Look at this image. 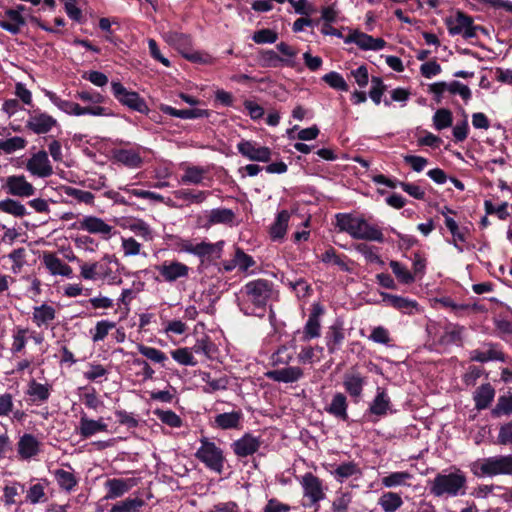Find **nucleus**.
<instances>
[{
  "mask_svg": "<svg viewBox=\"0 0 512 512\" xmlns=\"http://www.w3.org/2000/svg\"><path fill=\"white\" fill-rule=\"evenodd\" d=\"M272 295V284L269 281L264 279L253 280L241 289L238 306L245 315L262 317Z\"/></svg>",
  "mask_w": 512,
  "mask_h": 512,
  "instance_id": "obj_1",
  "label": "nucleus"
},
{
  "mask_svg": "<svg viewBox=\"0 0 512 512\" xmlns=\"http://www.w3.org/2000/svg\"><path fill=\"white\" fill-rule=\"evenodd\" d=\"M124 267L114 255L106 254L99 261L80 265V276L88 281H102L108 285L122 283L121 270Z\"/></svg>",
  "mask_w": 512,
  "mask_h": 512,
  "instance_id": "obj_2",
  "label": "nucleus"
},
{
  "mask_svg": "<svg viewBox=\"0 0 512 512\" xmlns=\"http://www.w3.org/2000/svg\"><path fill=\"white\" fill-rule=\"evenodd\" d=\"M336 226L339 231L349 234L353 239L384 242L382 230L363 217L339 213L336 215Z\"/></svg>",
  "mask_w": 512,
  "mask_h": 512,
  "instance_id": "obj_3",
  "label": "nucleus"
},
{
  "mask_svg": "<svg viewBox=\"0 0 512 512\" xmlns=\"http://www.w3.org/2000/svg\"><path fill=\"white\" fill-rule=\"evenodd\" d=\"M44 95L50 100V102L56 106L60 111L69 115V116H84L90 115L95 117H110L113 116V112L103 106L99 105H89V106H81L80 104L62 99L55 92L50 90H44Z\"/></svg>",
  "mask_w": 512,
  "mask_h": 512,
  "instance_id": "obj_4",
  "label": "nucleus"
},
{
  "mask_svg": "<svg viewBox=\"0 0 512 512\" xmlns=\"http://www.w3.org/2000/svg\"><path fill=\"white\" fill-rule=\"evenodd\" d=\"M471 469L478 477L512 475V454L479 459L472 464Z\"/></svg>",
  "mask_w": 512,
  "mask_h": 512,
  "instance_id": "obj_5",
  "label": "nucleus"
},
{
  "mask_svg": "<svg viewBox=\"0 0 512 512\" xmlns=\"http://www.w3.org/2000/svg\"><path fill=\"white\" fill-rule=\"evenodd\" d=\"M195 457L208 469L217 473L222 472L224 467L223 451L208 438L202 437L200 439V447L197 449Z\"/></svg>",
  "mask_w": 512,
  "mask_h": 512,
  "instance_id": "obj_6",
  "label": "nucleus"
},
{
  "mask_svg": "<svg viewBox=\"0 0 512 512\" xmlns=\"http://www.w3.org/2000/svg\"><path fill=\"white\" fill-rule=\"evenodd\" d=\"M299 482L303 489V496L307 500V502L303 503V506L314 508L317 511L319 509V502L325 498L322 481L308 472L300 478Z\"/></svg>",
  "mask_w": 512,
  "mask_h": 512,
  "instance_id": "obj_7",
  "label": "nucleus"
},
{
  "mask_svg": "<svg viewBox=\"0 0 512 512\" xmlns=\"http://www.w3.org/2000/svg\"><path fill=\"white\" fill-rule=\"evenodd\" d=\"M111 89L114 97L124 106L147 114L149 108L143 98L137 92L127 90L120 82H112Z\"/></svg>",
  "mask_w": 512,
  "mask_h": 512,
  "instance_id": "obj_8",
  "label": "nucleus"
},
{
  "mask_svg": "<svg viewBox=\"0 0 512 512\" xmlns=\"http://www.w3.org/2000/svg\"><path fill=\"white\" fill-rule=\"evenodd\" d=\"M26 170L35 177L47 178L53 174V167L47 152L41 150L34 153L26 162Z\"/></svg>",
  "mask_w": 512,
  "mask_h": 512,
  "instance_id": "obj_9",
  "label": "nucleus"
},
{
  "mask_svg": "<svg viewBox=\"0 0 512 512\" xmlns=\"http://www.w3.org/2000/svg\"><path fill=\"white\" fill-rule=\"evenodd\" d=\"M237 150L243 157L256 162H269L272 155L270 148L251 140H241Z\"/></svg>",
  "mask_w": 512,
  "mask_h": 512,
  "instance_id": "obj_10",
  "label": "nucleus"
},
{
  "mask_svg": "<svg viewBox=\"0 0 512 512\" xmlns=\"http://www.w3.org/2000/svg\"><path fill=\"white\" fill-rule=\"evenodd\" d=\"M344 43L356 44L363 51H380L386 46L382 38H374L359 30H353L344 38Z\"/></svg>",
  "mask_w": 512,
  "mask_h": 512,
  "instance_id": "obj_11",
  "label": "nucleus"
},
{
  "mask_svg": "<svg viewBox=\"0 0 512 512\" xmlns=\"http://www.w3.org/2000/svg\"><path fill=\"white\" fill-rule=\"evenodd\" d=\"M137 484L138 480L136 478H110L104 484L107 491L104 499L113 500L120 498Z\"/></svg>",
  "mask_w": 512,
  "mask_h": 512,
  "instance_id": "obj_12",
  "label": "nucleus"
},
{
  "mask_svg": "<svg viewBox=\"0 0 512 512\" xmlns=\"http://www.w3.org/2000/svg\"><path fill=\"white\" fill-rule=\"evenodd\" d=\"M3 187L12 196L28 198L35 194L34 186L24 175L8 176Z\"/></svg>",
  "mask_w": 512,
  "mask_h": 512,
  "instance_id": "obj_13",
  "label": "nucleus"
},
{
  "mask_svg": "<svg viewBox=\"0 0 512 512\" xmlns=\"http://www.w3.org/2000/svg\"><path fill=\"white\" fill-rule=\"evenodd\" d=\"M78 229L91 234L100 235L104 239H109L111 237L113 227L99 217L84 216L78 221Z\"/></svg>",
  "mask_w": 512,
  "mask_h": 512,
  "instance_id": "obj_14",
  "label": "nucleus"
},
{
  "mask_svg": "<svg viewBox=\"0 0 512 512\" xmlns=\"http://www.w3.org/2000/svg\"><path fill=\"white\" fill-rule=\"evenodd\" d=\"M324 313V309L320 304L312 306L311 313L303 328L302 340L307 342L312 339L318 338L321 334V321L320 318Z\"/></svg>",
  "mask_w": 512,
  "mask_h": 512,
  "instance_id": "obj_15",
  "label": "nucleus"
},
{
  "mask_svg": "<svg viewBox=\"0 0 512 512\" xmlns=\"http://www.w3.org/2000/svg\"><path fill=\"white\" fill-rule=\"evenodd\" d=\"M56 125L57 120L53 116L40 111H34L26 123L27 128L35 134H46Z\"/></svg>",
  "mask_w": 512,
  "mask_h": 512,
  "instance_id": "obj_16",
  "label": "nucleus"
},
{
  "mask_svg": "<svg viewBox=\"0 0 512 512\" xmlns=\"http://www.w3.org/2000/svg\"><path fill=\"white\" fill-rule=\"evenodd\" d=\"M479 27L473 24V19L464 13L458 11L456 18L450 22V34H460L464 38H474L477 36Z\"/></svg>",
  "mask_w": 512,
  "mask_h": 512,
  "instance_id": "obj_17",
  "label": "nucleus"
},
{
  "mask_svg": "<svg viewBox=\"0 0 512 512\" xmlns=\"http://www.w3.org/2000/svg\"><path fill=\"white\" fill-rule=\"evenodd\" d=\"M159 274L166 282H175L178 279L185 278L189 274L190 268L178 261H164L157 267Z\"/></svg>",
  "mask_w": 512,
  "mask_h": 512,
  "instance_id": "obj_18",
  "label": "nucleus"
},
{
  "mask_svg": "<svg viewBox=\"0 0 512 512\" xmlns=\"http://www.w3.org/2000/svg\"><path fill=\"white\" fill-rule=\"evenodd\" d=\"M41 451V442L32 434H23L17 443V452L22 460H30Z\"/></svg>",
  "mask_w": 512,
  "mask_h": 512,
  "instance_id": "obj_19",
  "label": "nucleus"
},
{
  "mask_svg": "<svg viewBox=\"0 0 512 512\" xmlns=\"http://www.w3.org/2000/svg\"><path fill=\"white\" fill-rule=\"evenodd\" d=\"M42 262L45 268L48 270L50 275L52 276H63L67 278H71L73 275L72 268L63 262L59 257H57L54 253L46 252L43 254Z\"/></svg>",
  "mask_w": 512,
  "mask_h": 512,
  "instance_id": "obj_20",
  "label": "nucleus"
},
{
  "mask_svg": "<svg viewBox=\"0 0 512 512\" xmlns=\"http://www.w3.org/2000/svg\"><path fill=\"white\" fill-rule=\"evenodd\" d=\"M368 412L377 418L384 417L393 412L390 397L383 388H377L376 395L369 405Z\"/></svg>",
  "mask_w": 512,
  "mask_h": 512,
  "instance_id": "obj_21",
  "label": "nucleus"
},
{
  "mask_svg": "<svg viewBox=\"0 0 512 512\" xmlns=\"http://www.w3.org/2000/svg\"><path fill=\"white\" fill-rule=\"evenodd\" d=\"M266 376L276 382L294 383L304 376L303 369L298 366H287L281 369L268 371Z\"/></svg>",
  "mask_w": 512,
  "mask_h": 512,
  "instance_id": "obj_22",
  "label": "nucleus"
},
{
  "mask_svg": "<svg viewBox=\"0 0 512 512\" xmlns=\"http://www.w3.org/2000/svg\"><path fill=\"white\" fill-rule=\"evenodd\" d=\"M261 441L258 437L245 434L232 444V449L238 457H247L254 454L260 447Z\"/></svg>",
  "mask_w": 512,
  "mask_h": 512,
  "instance_id": "obj_23",
  "label": "nucleus"
},
{
  "mask_svg": "<svg viewBox=\"0 0 512 512\" xmlns=\"http://www.w3.org/2000/svg\"><path fill=\"white\" fill-rule=\"evenodd\" d=\"M366 383V377H364L360 372L355 370L347 372L343 378V386L346 392L351 397L355 398H358L362 395Z\"/></svg>",
  "mask_w": 512,
  "mask_h": 512,
  "instance_id": "obj_24",
  "label": "nucleus"
},
{
  "mask_svg": "<svg viewBox=\"0 0 512 512\" xmlns=\"http://www.w3.org/2000/svg\"><path fill=\"white\" fill-rule=\"evenodd\" d=\"M25 23L23 15H19L18 11L7 9L0 14V27L13 35L18 34Z\"/></svg>",
  "mask_w": 512,
  "mask_h": 512,
  "instance_id": "obj_25",
  "label": "nucleus"
},
{
  "mask_svg": "<svg viewBox=\"0 0 512 512\" xmlns=\"http://www.w3.org/2000/svg\"><path fill=\"white\" fill-rule=\"evenodd\" d=\"M159 109L162 113L180 118V119H198V118H207L210 115V112L206 109L193 108V109H175L169 105L161 104Z\"/></svg>",
  "mask_w": 512,
  "mask_h": 512,
  "instance_id": "obj_26",
  "label": "nucleus"
},
{
  "mask_svg": "<svg viewBox=\"0 0 512 512\" xmlns=\"http://www.w3.org/2000/svg\"><path fill=\"white\" fill-rule=\"evenodd\" d=\"M108 425L102 418L98 420L82 416L79 421L78 431L83 438H90L97 433L107 432Z\"/></svg>",
  "mask_w": 512,
  "mask_h": 512,
  "instance_id": "obj_27",
  "label": "nucleus"
},
{
  "mask_svg": "<svg viewBox=\"0 0 512 512\" xmlns=\"http://www.w3.org/2000/svg\"><path fill=\"white\" fill-rule=\"evenodd\" d=\"M56 317V310L53 306L42 304L35 306L32 312V321L39 327H47Z\"/></svg>",
  "mask_w": 512,
  "mask_h": 512,
  "instance_id": "obj_28",
  "label": "nucleus"
},
{
  "mask_svg": "<svg viewBox=\"0 0 512 512\" xmlns=\"http://www.w3.org/2000/svg\"><path fill=\"white\" fill-rule=\"evenodd\" d=\"M347 409V398L340 392L333 395L330 404L325 408L329 414L342 421H346L348 419Z\"/></svg>",
  "mask_w": 512,
  "mask_h": 512,
  "instance_id": "obj_29",
  "label": "nucleus"
},
{
  "mask_svg": "<svg viewBox=\"0 0 512 512\" xmlns=\"http://www.w3.org/2000/svg\"><path fill=\"white\" fill-rule=\"evenodd\" d=\"M113 158L116 162L132 169L138 168L142 164V157L134 149H116L113 151Z\"/></svg>",
  "mask_w": 512,
  "mask_h": 512,
  "instance_id": "obj_30",
  "label": "nucleus"
},
{
  "mask_svg": "<svg viewBox=\"0 0 512 512\" xmlns=\"http://www.w3.org/2000/svg\"><path fill=\"white\" fill-rule=\"evenodd\" d=\"M224 246L223 241L208 243L205 241L195 242L194 254L202 259L219 258Z\"/></svg>",
  "mask_w": 512,
  "mask_h": 512,
  "instance_id": "obj_31",
  "label": "nucleus"
},
{
  "mask_svg": "<svg viewBox=\"0 0 512 512\" xmlns=\"http://www.w3.org/2000/svg\"><path fill=\"white\" fill-rule=\"evenodd\" d=\"M381 296L382 300L386 302L388 305L404 313H412L413 310H417L418 308L417 302L409 298L392 295L389 293H381Z\"/></svg>",
  "mask_w": 512,
  "mask_h": 512,
  "instance_id": "obj_32",
  "label": "nucleus"
},
{
  "mask_svg": "<svg viewBox=\"0 0 512 512\" xmlns=\"http://www.w3.org/2000/svg\"><path fill=\"white\" fill-rule=\"evenodd\" d=\"M166 42L178 50L179 53L184 56L188 51L192 49V41L190 36L179 33L169 32L165 35Z\"/></svg>",
  "mask_w": 512,
  "mask_h": 512,
  "instance_id": "obj_33",
  "label": "nucleus"
},
{
  "mask_svg": "<svg viewBox=\"0 0 512 512\" xmlns=\"http://www.w3.org/2000/svg\"><path fill=\"white\" fill-rule=\"evenodd\" d=\"M209 192L206 191H195L191 189H179L173 192L175 199L182 201L183 204H200L204 202Z\"/></svg>",
  "mask_w": 512,
  "mask_h": 512,
  "instance_id": "obj_34",
  "label": "nucleus"
},
{
  "mask_svg": "<svg viewBox=\"0 0 512 512\" xmlns=\"http://www.w3.org/2000/svg\"><path fill=\"white\" fill-rule=\"evenodd\" d=\"M330 474L340 483L351 477L361 475V470L354 462H345L338 465Z\"/></svg>",
  "mask_w": 512,
  "mask_h": 512,
  "instance_id": "obj_35",
  "label": "nucleus"
},
{
  "mask_svg": "<svg viewBox=\"0 0 512 512\" xmlns=\"http://www.w3.org/2000/svg\"><path fill=\"white\" fill-rule=\"evenodd\" d=\"M494 396L495 390L489 383L481 385L476 389L473 397L476 408L479 410L487 408L493 401Z\"/></svg>",
  "mask_w": 512,
  "mask_h": 512,
  "instance_id": "obj_36",
  "label": "nucleus"
},
{
  "mask_svg": "<svg viewBox=\"0 0 512 512\" xmlns=\"http://www.w3.org/2000/svg\"><path fill=\"white\" fill-rule=\"evenodd\" d=\"M124 228L129 229L135 235L141 237L145 241H151L154 238V233L151 227L142 219H131L123 224Z\"/></svg>",
  "mask_w": 512,
  "mask_h": 512,
  "instance_id": "obj_37",
  "label": "nucleus"
},
{
  "mask_svg": "<svg viewBox=\"0 0 512 512\" xmlns=\"http://www.w3.org/2000/svg\"><path fill=\"white\" fill-rule=\"evenodd\" d=\"M290 219V214L287 210L280 211L275 219V222L270 228V235L273 240L283 239Z\"/></svg>",
  "mask_w": 512,
  "mask_h": 512,
  "instance_id": "obj_38",
  "label": "nucleus"
},
{
  "mask_svg": "<svg viewBox=\"0 0 512 512\" xmlns=\"http://www.w3.org/2000/svg\"><path fill=\"white\" fill-rule=\"evenodd\" d=\"M472 359L478 362L504 361V354L497 346L489 344L481 350L474 351Z\"/></svg>",
  "mask_w": 512,
  "mask_h": 512,
  "instance_id": "obj_39",
  "label": "nucleus"
},
{
  "mask_svg": "<svg viewBox=\"0 0 512 512\" xmlns=\"http://www.w3.org/2000/svg\"><path fill=\"white\" fill-rule=\"evenodd\" d=\"M325 339L328 352L333 354L340 349L345 335L341 327L333 325L329 328Z\"/></svg>",
  "mask_w": 512,
  "mask_h": 512,
  "instance_id": "obj_40",
  "label": "nucleus"
},
{
  "mask_svg": "<svg viewBox=\"0 0 512 512\" xmlns=\"http://www.w3.org/2000/svg\"><path fill=\"white\" fill-rule=\"evenodd\" d=\"M206 173L207 170L203 167L186 166L184 168V174L181 177V182L183 184L198 185L203 181Z\"/></svg>",
  "mask_w": 512,
  "mask_h": 512,
  "instance_id": "obj_41",
  "label": "nucleus"
},
{
  "mask_svg": "<svg viewBox=\"0 0 512 512\" xmlns=\"http://www.w3.org/2000/svg\"><path fill=\"white\" fill-rule=\"evenodd\" d=\"M412 479V475L406 471H397L384 476L381 483L385 488H395L398 486L407 485V482Z\"/></svg>",
  "mask_w": 512,
  "mask_h": 512,
  "instance_id": "obj_42",
  "label": "nucleus"
},
{
  "mask_svg": "<svg viewBox=\"0 0 512 512\" xmlns=\"http://www.w3.org/2000/svg\"><path fill=\"white\" fill-rule=\"evenodd\" d=\"M27 394L33 401L45 402L50 397V386L31 380L28 384Z\"/></svg>",
  "mask_w": 512,
  "mask_h": 512,
  "instance_id": "obj_43",
  "label": "nucleus"
},
{
  "mask_svg": "<svg viewBox=\"0 0 512 512\" xmlns=\"http://www.w3.org/2000/svg\"><path fill=\"white\" fill-rule=\"evenodd\" d=\"M234 220V213L231 209L216 208L209 211L208 223L215 224H230Z\"/></svg>",
  "mask_w": 512,
  "mask_h": 512,
  "instance_id": "obj_44",
  "label": "nucleus"
},
{
  "mask_svg": "<svg viewBox=\"0 0 512 512\" xmlns=\"http://www.w3.org/2000/svg\"><path fill=\"white\" fill-rule=\"evenodd\" d=\"M378 504L381 506L384 512H395L402 506L403 501L400 495L397 493L386 492L381 495Z\"/></svg>",
  "mask_w": 512,
  "mask_h": 512,
  "instance_id": "obj_45",
  "label": "nucleus"
},
{
  "mask_svg": "<svg viewBox=\"0 0 512 512\" xmlns=\"http://www.w3.org/2000/svg\"><path fill=\"white\" fill-rule=\"evenodd\" d=\"M465 484L464 474L459 469H450V496L463 495L466 488Z\"/></svg>",
  "mask_w": 512,
  "mask_h": 512,
  "instance_id": "obj_46",
  "label": "nucleus"
},
{
  "mask_svg": "<svg viewBox=\"0 0 512 512\" xmlns=\"http://www.w3.org/2000/svg\"><path fill=\"white\" fill-rule=\"evenodd\" d=\"M0 211L14 217H23L27 214L26 207L19 201L11 198L0 200Z\"/></svg>",
  "mask_w": 512,
  "mask_h": 512,
  "instance_id": "obj_47",
  "label": "nucleus"
},
{
  "mask_svg": "<svg viewBox=\"0 0 512 512\" xmlns=\"http://www.w3.org/2000/svg\"><path fill=\"white\" fill-rule=\"evenodd\" d=\"M143 505L144 501L138 497L126 498L115 503L111 507L110 512H138Z\"/></svg>",
  "mask_w": 512,
  "mask_h": 512,
  "instance_id": "obj_48",
  "label": "nucleus"
},
{
  "mask_svg": "<svg viewBox=\"0 0 512 512\" xmlns=\"http://www.w3.org/2000/svg\"><path fill=\"white\" fill-rule=\"evenodd\" d=\"M137 349L144 357L154 363L161 364L162 366H164L165 362L168 360L166 354L157 348L138 344Z\"/></svg>",
  "mask_w": 512,
  "mask_h": 512,
  "instance_id": "obj_49",
  "label": "nucleus"
},
{
  "mask_svg": "<svg viewBox=\"0 0 512 512\" xmlns=\"http://www.w3.org/2000/svg\"><path fill=\"white\" fill-rule=\"evenodd\" d=\"M171 357L180 365L196 366L197 360L194 357L191 348L183 347L171 351Z\"/></svg>",
  "mask_w": 512,
  "mask_h": 512,
  "instance_id": "obj_50",
  "label": "nucleus"
},
{
  "mask_svg": "<svg viewBox=\"0 0 512 512\" xmlns=\"http://www.w3.org/2000/svg\"><path fill=\"white\" fill-rule=\"evenodd\" d=\"M450 234L452 235L455 247L459 251H463L467 247V240L470 233L467 229H459L456 223L450 219Z\"/></svg>",
  "mask_w": 512,
  "mask_h": 512,
  "instance_id": "obj_51",
  "label": "nucleus"
},
{
  "mask_svg": "<svg viewBox=\"0 0 512 512\" xmlns=\"http://www.w3.org/2000/svg\"><path fill=\"white\" fill-rule=\"evenodd\" d=\"M240 412L222 413L216 416L215 423L222 429H232L238 427L241 420Z\"/></svg>",
  "mask_w": 512,
  "mask_h": 512,
  "instance_id": "obj_52",
  "label": "nucleus"
},
{
  "mask_svg": "<svg viewBox=\"0 0 512 512\" xmlns=\"http://www.w3.org/2000/svg\"><path fill=\"white\" fill-rule=\"evenodd\" d=\"M54 476L58 485L66 491H71L77 485V479L70 471L57 469L54 471Z\"/></svg>",
  "mask_w": 512,
  "mask_h": 512,
  "instance_id": "obj_53",
  "label": "nucleus"
},
{
  "mask_svg": "<svg viewBox=\"0 0 512 512\" xmlns=\"http://www.w3.org/2000/svg\"><path fill=\"white\" fill-rule=\"evenodd\" d=\"M321 261L326 264H334L342 271H350L346 257L337 255L333 248L326 250L325 253L322 254Z\"/></svg>",
  "mask_w": 512,
  "mask_h": 512,
  "instance_id": "obj_54",
  "label": "nucleus"
},
{
  "mask_svg": "<svg viewBox=\"0 0 512 512\" xmlns=\"http://www.w3.org/2000/svg\"><path fill=\"white\" fill-rule=\"evenodd\" d=\"M202 380L203 382L206 383L204 391L207 393L225 390L228 386V379L225 376L219 378H212L209 373H203Z\"/></svg>",
  "mask_w": 512,
  "mask_h": 512,
  "instance_id": "obj_55",
  "label": "nucleus"
},
{
  "mask_svg": "<svg viewBox=\"0 0 512 512\" xmlns=\"http://www.w3.org/2000/svg\"><path fill=\"white\" fill-rule=\"evenodd\" d=\"M190 348L193 354H202L207 358H211L215 351V345L207 336L197 338L195 344Z\"/></svg>",
  "mask_w": 512,
  "mask_h": 512,
  "instance_id": "obj_56",
  "label": "nucleus"
},
{
  "mask_svg": "<svg viewBox=\"0 0 512 512\" xmlns=\"http://www.w3.org/2000/svg\"><path fill=\"white\" fill-rule=\"evenodd\" d=\"M322 80L333 89L344 92L349 90V86L345 81L344 77L338 72L331 71L325 74L322 77Z\"/></svg>",
  "mask_w": 512,
  "mask_h": 512,
  "instance_id": "obj_57",
  "label": "nucleus"
},
{
  "mask_svg": "<svg viewBox=\"0 0 512 512\" xmlns=\"http://www.w3.org/2000/svg\"><path fill=\"white\" fill-rule=\"evenodd\" d=\"M63 192L65 195L74 198L80 203L85 204H93L94 195L89 191L80 190L71 186L63 187Z\"/></svg>",
  "mask_w": 512,
  "mask_h": 512,
  "instance_id": "obj_58",
  "label": "nucleus"
},
{
  "mask_svg": "<svg viewBox=\"0 0 512 512\" xmlns=\"http://www.w3.org/2000/svg\"><path fill=\"white\" fill-rule=\"evenodd\" d=\"M26 140L19 136H14L8 139H0V150L5 153H13L17 150L25 148Z\"/></svg>",
  "mask_w": 512,
  "mask_h": 512,
  "instance_id": "obj_59",
  "label": "nucleus"
},
{
  "mask_svg": "<svg viewBox=\"0 0 512 512\" xmlns=\"http://www.w3.org/2000/svg\"><path fill=\"white\" fill-rule=\"evenodd\" d=\"M114 327L115 323L108 320L98 321L94 329L90 331L93 342L102 341Z\"/></svg>",
  "mask_w": 512,
  "mask_h": 512,
  "instance_id": "obj_60",
  "label": "nucleus"
},
{
  "mask_svg": "<svg viewBox=\"0 0 512 512\" xmlns=\"http://www.w3.org/2000/svg\"><path fill=\"white\" fill-rule=\"evenodd\" d=\"M389 266L394 273V275L397 277V279L404 284H410L414 281L413 274L400 262L398 261H391L389 263Z\"/></svg>",
  "mask_w": 512,
  "mask_h": 512,
  "instance_id": "obj_61",
  "label": "nucleus"
},
{
  "mask_svg": "<svg viewBox=\"0 0 512 512\" xmlns=\"http://www.w3.org/2000/svg\"><path fill=\"white\" fill-rule=\"evenodd\" d=\"M474 6L478 8H494L504 9L508 12H512V1L508 0H469Z\"/></svg>",
  "mask_w": 512,
  "mask_h": 512,
  "instance_id": "obj_62",
  "label": "nucleus"
},
{
  "mask_svg": "<svg viewBox=\"0 0 512 512\" xmlns=\"http://www.w3.org/2000/svg\"><path fill=\"white\" fill-rule=\"evenodd\" d=\"M26 500L33 505L44 502L46 500L44 485L41 483L32 485L27 491Z\"/></svg>",
  "mask_w": 512,
  "mask_h": 512,
  "instance_id": "obj_63",
  "label": "nucleus"
},
{
  "mask_svg": "<svg viewBox=\"0 0 512 512\" xmlns=\"http://www.w3.org/2000/svg\"><path fill=\"white\" fill-rule=\"evenodd\" d=\"M121 248L125 257L136 256L141 252V244L133 237H121Z\"/></svg>",
  "mask_w": 512,
  "mask_h": 512,
  "instance_id": "obj_64",
  "label": "nucleus"
}]
</instances>
